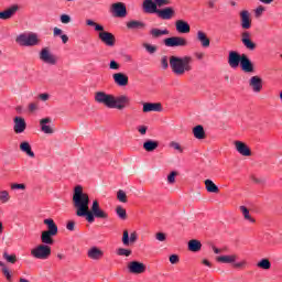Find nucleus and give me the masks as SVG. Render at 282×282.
Segmentation results:
<instances>
[{"mask_svg":"<svg viewBox=\"0 0 282 282\" xmlns=\"http://www.w3.org/2000/svg\"><path fill=\"white\" fill-rule=\"evenodd\" d=\"M242 44L250 52H253V50H257V44L254 42H252V40H250V39L249 40H245V42H242Z\"/></svg>","mask_w":282,"mask_h":282,"instance_id":"44","label":"nucleus"},{"mask_svg":"<svg viewBox=\"0 0 282 282\" xmlns=\"http://www.w3.org/2000/svg\"><path fill=\"white\" fill-rule=\"evenodd\" d=\"M39 58L45 65H56L58 63V57L50 51L48 47H43L39 53Z\"/></svg>","mask_w":282,"mask_h":282,"instance_id":"6","label":"nucleus"},{"mask_svg":"<svg viewBox=\"0 0 282 282\" xmlns=\"http://www.w3.org/2000/svg\"><path fill=\"white\" fill-rule=\"evenodd\" d=\"M234 144L236 151H238L240 155H243L245 158H250V155H252V151L243 141H235Z\"/></svg>","mask_w":282,"mask_h":282,"instance_id":"14","label":"nucleus"},{"mask_svg":"<svg viewBox=\"0 0 282 282\" xmlns=\"http://www.w3.org/2000/svg\"><path fill=\"white\" fill-rule=\"evenodd\" d=\"M0 202H2V204H8V202H10V193H8V191L0 192Z\"/></svg>","mask_w":282,"mask_h":282,"instance_id":"47","label":"nucleus"},{"mask_svg":"<svg viewBox=\"0 0 282 282\" xmlns=\"http://www.w3.org/2000/svg\"><path fill=\"white\" fill-rule=\"evenodd\" d=\"M240 210H241L245 219H247V221H250L251 224H254V218L250 217V210L248 209V207L240 206Z\"/></svg>","mask_w":282,"mask_h":282,"instance_id":"41","label":"nucleus"},{"mask_svg":"<svg viewBox=\"0 0 282 282\" xmlns=\"http://www.w3.org/2000/svg\"><path fill=\"white\" fill-rule=\"evenodd\" d=\"M128 270L131 274H142L147 270V267L142 262L132 261L128 264Z\"/></svg>","mask_w":282,"mask_h":282,"instance_id":"17","label":"nucleus"},{"mask_svg":"<svg viewBox=\"0 0 282 282\" xmlns=\"http://www.w3.org/2000/svg\"><path fill=\"white\" fill-rule=\"evenodd\" d=\"M13 131L14 133H23L28 129V123L23 117H15L13 119Z\"/></svg>","mask_w":282,"mask_h":282,"instance_id":"18","label":"nucleus"},{"mask_svg":"<svg viewBox=\"0 0 282 282\" xmlns=\"http://www.w3.org/2000/svg\"><path fill=\"white\" fill-rule=\"evenodd\" d=\"M12 191H25V184H12L11 185Z\"/></svg>","mask_w":282,"mask_h":282,"instance_id":"57","label":"nucleus"},{"mask_svg":"<svg viewBox=\"0 0 282 282\" xmlns=\"http://www.w3.org/2000/svg\"><path fill=\"white\" fill-rule=\"evenodd\" d=\"M67 230L74 231V228H76V223L74 220H70L66 225Z\"/></svg>","mask_w":282,"mask_h":282,"instance_id":"62","label":"nucleus"},{"mask_svg":"<svg viewBox=\"0 0 282 282\" xmlns=\"http://www.w3.org/2000/svg\"><path fill=\"white\" fill-rule=\"evenodd\" d=\"M20 151L25 153L29 158H35L34 151H32V145H30V142L28 141L20 143Z\"/></svg>","mask_w":282,"mask_h":282,"instance_id":"34","label":"nucleus"},{"mask_svg":"<svg viewBox=\"0 0 282 282\" xmlns=\"http://www.w3.org/2000/svg\"><path fill=\"white\" fill-rule=\"evenodd\" d=\"M240 15V25L242 30H250L252 28V18L250 17V11L242 10L239 13Z\"/></svg>","mask_w":282,"mask_h":282,"instance_id":"12","label":"nucleus"},{"mask_svg":"<svg viewBox=\"0 0 282 282\" xmlns=\"http://www.w3.org/2000/svg\"><path fill=\"white\" fill-rule=\"evenodd\" d=\"M87 257H88V259H91V261H100V259H102V257H105V251H102L98 247H91L87 251Z\"/></svg>","mask_w":282,"mask_h":282,"instance_id":"19","label":"nucleus"},{"mask_svg":"<svg viewBox=\"0 0 282 282\" xmlns=\"http://www.w3.org/2000/svg\"><path fill=\"white\" fill-rule=\"evenodd\" d=\"M160 147V142L153 141V140H148L143 143V149L148 153H153L158 148Z\"/></svg>","mask_w":282,"mask_h":282,"instance_id":"33","label":"nucleus"},{"mask_svg":"<svg viewBox=\"0 0 282 282\" xmlns=\"http://www.w3.org/2000/svg\"><path fill=\"white\" fill-rule=\"evenodd\" d=\"M188 250L189 252H199L202 250V241L197 239H192L188 241Z\"/></svg>","mask_w":282,"mask_h":282,"instance_id":"36","label":"nucleus"},{"mask_svg":"<svg viewBox=\"0 0 282 282\" xmlns=\"http://www.w3.org/2000/svg\"><path fill=\"white\" fill-rule=\"evenodd\" d=\"M170 263L172 264L180 263V257L177 254L170 256Z\"/></svg>","mask_w":282,"mask_h":282,"instance_id":"60","label":"nucleus"},{"mask_svg":"<svg viewBox=\"0 0 282 282\" xmlns=\"http://www.w3.org/2000/svg\"><path fill=\"white\" fill-rule=\"evenodd\" d=\"M170 149H173V151H176L177 153H184V147L177 141H171L169 143Z\"/></svg>","mask_w":282,"mask_h":282,"instance_id":"38","label":"nucleus"},{"mask_svg":"<svg viewBox=\"0 0 282 282\" xmlns=\"http://www.w3.org/2000/svg\"><path fill=\"white\" fill-rule=\"evenodd\" d=\"M250 40V32L245 31L241 33V43H245V41H249Z\"/></svg>","mask_w":282,"mask_h":282,"instance_id":"58","label":"nucleus"},{"mask_svg":"<svg viewBox=\"0 0 282 282\" xmlns=\"http://www.w3.org/2000/svg\"><path fill=\"white\" fill-rule=\"evenodd\" d=\"M2 274H4L7 281L12 282V274L10 273V270L8 267H4L1 269Z\"/></svg>","mask_w":282,"mask_h":282,"instance_id":"51","label":"nucleus"},{"mask_svg":"<svg viewBox=\"0 0 282 282\" xmlns=\"http://www.w3.org/2000/svg\"><path fill=\"white\" fill-rule=\"evenodd\" d=\"M193 135L196 140H204L206 138V131H204V126L198 124L193 128Z\"/></svg>","mask_w":282,"mask_h":282,"instance_id":"35","label":"nucleus"},{"mask_svg":"<svg viewBox=\"0 0 282 282\" xmlns=\"http://www.w3.org/2000/svg\"><path fill=\"white\" fill-rule=\"evenodd\" d=\"M3 259L8 261V263H17V256L15 254H8V252L3 253Z\"/></svg>","mask_w":282,"mask_h":282,"instance_id":"49","label":"nucleus"},{"mask_svg":"<svg viewBox=\"0 0 282 282\" xmlns=\"http://www.w3.org/2000/svg\"><path fill=\"white\" fill-rule=\"evenodd\" d=\"M109 68L110 69H116V70H118V69H120V64H118V62H116V61H111L110 62V64H109Z\"/></svg>","mask_w":282,"mask_h":282,"instance_id":"59","label":"nucleus"},{"mask_svg":"<svg viewBox=\"0 0 282 282\" xmlns=\"http://www.w3.org/2000/svg\"><path fill=\"white\" fill-rule=\"evenodd\" d=\"M197 41H199L202 47H210V39L204 31L197 32Z\"/></svg>","mask_w":282,"mask_h":282,"instance_id":"31","label":"nucleus"},{"mask_svg":"<svg viewBox=\"0 0 282 282\" xmlns=\"http://www.w3.org/2000/svg\"><path fill=\"white\" fill-rule=\"evenodd\" d=\"M112 78L118 87H127L129 85V76L124 73H115Z\"/></svg>","mask_w":282,"mask_h":282,"instance_id":"21","label":"nucleus"},{"mask_svg":"<svg viewBox=\"0 0 282 282\" xmlns=\"http://www.w3.org/2000/svg\"><path fill=\"white\" fill-rule=\"evenodd\" d=\"M148 129L149 128L147 126H139L138 127V131H139V133H141V135H147Z\"/></svg>","mask_w":282,"mask_h":282,"instance_id":"61","label":"nucleus"},{"mask_svg":"<svg viewBox=\"0 0 282 282\" xmlns=\"http://www.w3.org/2000/svg\"><path fill=\"white\" fill-rule=\"evenodd\" d=\"M243 59V54H239L236 51H230L228 56V65L231 69H237L239 65H241V61Z\"/></svg>","mask_w":282,"mask_h":282,"instance_id":"10","label":"nucleus"},{"mask_svg":"<svg viewBox=\"0 0 282 282\" xmlns=\"http://www.w3.org/2000/svg\"><path fill=\"white\" fill-rule=\"evenodd\" d=\"M59 21L61 23H63L64 25H67L68 23H72V17L69 14H62L59 17Z\"/></svg>","mask_w":282,"mask_h":282,"instance_id":"50","label":"nucleus"},{"mask_svg":"<svg viewBox=\"0 0 282 282\" xmlns=\"http://www.w3.org/2000/svg\"><path fill=\"white\" fill-rule=\"evenodd\" d=\"M175 177H177V172L173 171L167 175V184H173L175 182Z\"/></svg>","mask_w":282,"mask_h":282,"instance_id":"52","label":"nucleus"},{"mask_svg":"<svg viewBox=\"0 0 282 282\" xmlns=\"http://www.w3.org/2000/svg\"><path fill=\"white\" fill-rule=\"evenodd\" d=\"M249 87L254 94H260L261 89H263V79L259 76H252L249 79Z\"/></svg>","mask_w":282,"mask_h":282,"instance_id":"15","label":"nucleus"},{"mask_svg":"<svg viewBox=\"0 0 282 282\" xmlns=\"http://www.w3.org/2000/svg\"><path fill=\"white\" fill-rule=\"evenodd\" d=\"M258 268H261V270H270L272 268V263L268 259H262L257 263Z\"/></svg>","mask_w":282,"mask_h":282,"instance_id":"40","label":"nucleus"},{"mask_svg":"<svg viewBox=\"0 0 282 282\" xmlns=\"http://www.w3.org/2000/svg\"><path fill=\"white\" fill-rule=\"evenodd\" d=\"M73 206L77 217H86L88 224L96 219H109V214L100 208V203L94 200L89 210V194L83 192V186L77 185L73 193Z\"/></svg>","mask_w":282,"mask_h":282,"instance_id":"1","label":"nucleus"},{"mask_svg":"<svg viewBox=\"0 0 282 282\" xmlns=\"http://www.w3.org/2000/svg\"><path fill=\"white\" fill-rule=\"evenodd\" d=\"M52 118L46 117L40 120V127H41V132L46 133V135H52L54 133V128H52Z\"/></svg>","mask_w":282,"mask_h":282,"instance_id":"16","label":"nucleus"},{"mask_svg":"<svg viewBox=\"0 0 282 282\" xmlns=\"http://www.w3.org/2000/svg\"><path fill=\"white\" fill-rule=\"evenodd\" d=\"M98 39L104 43V45H107V47H113V45H116V35L111 32L105 31V26L102 28V31H99Z\"/></svg>","mask_w":282,"mask_h":282,"instance_id":"8","label":"nucleus"},{"mask_svg":"<svg viewBox=\"0 0 282 282\" xmlns=\"http://www.w3.org/2000/svg\"><path fill=\"white\" fill-rule=\"evenodd\" d=\"M112 101V109H117L118 111H123L127 107L131 106V97L128 95H119L115 96Z\"/></svg>","mask_w":282,"mask_h":282,"instance_id":"7","label":"nucleus"},{"mask_svg":"<svg viewBox=\"0 0 282 282\" xmlns=\"http://www.w3.org/2000/svg\"><path fill=\"white\" fill-rule=\"evenodd\" d=\"M117 199L121 202V204H127V193H124L122 189H119L117 192Z\"/></svg>","mask_w":282,"mask_h":282,"instance_id":"45","label":"nucleus"},{"mask_svg":"<svg viewBox=\"0 0 282 282\" xmlns=\"http://www.w3.org/2000/svg\"><path fill=\"white\" fill-rule=\"evenodd\" d=\"M113 95L105 91L95 93V100L98 102V105H104V107H107V109H113Z\"/></svg>","mask_w":282,"mask_h":282,"instance_id":"5","label":"nucleus"},{"mask_svg":"<svg viewBox=\"0 0 282 282\" xmlns=\"http://www.w3.org/2000/svg\"><path fill=\"white\" fill-rule=\"evenodd\" d=\"M138 241V232L133 231L130 234L129 237V231L124 230L123 236H122V243L123 246H129V243H135Z\"/></svg>","mask_w":282,"mask_h":282,"instance_id":"26","label":"nucleus"},{"mask_svg":"<svg viewBox=\"0 0 282 282\" xmlns=\"http://www.w3.org/2000/svg\"><path fill=\"white\" fill-rule=\"evenodd\" d=\"M175 28L178 34H188L191 32V24L184 20H177L175 22Z\"/></svg>","mask_w":282,"mask_h":282,"instance_id":"23","label":"nucleus"},{"mask_svg":"<svg viewBox=\"0 0 282 282\" xmlns=\"http://www.w3.org/2000/svg\"><path fill=\"white\" fill-rule=\"evenodd\" d=\"M61 34H63V30L58 29V28H54L53 29V35L54 36H61Z\"/></svg>","mask_w":282,"mask_h":282,"instance_id":"64","label":"nucleus"},{"mask_svg":"<svg viewBox=\"0 0 282 282\" xmlns=\"http://www.w3.org/2000/svg\"><path fill=\"white\" fill-rule=\"evenodd\" d=\"M164 45L166 47H186L188 41L182 36H172L164 40Z\"/></svg>","mask_w":282,"mask_h":282,"instance_id":"9","label":"nucleus"},{"mask_svg":"<svg viewBox=\"0 0 282 282\" xmlns=\"http://www.w3.org/2000/svg\"><path fill=\"white\" fill-rule=\"evenodd\" d=\"M151 111L160 112L162 111V104L160 102H144L143 113H151Z\"/></svg>","mask_w":282,"mask_h":282,"instance_id":"25","label":"nucleus"},{"mask_svg":"<svg viewBox=\"0 0 282 282\" xmlns=\"http://www.w3.org/2000/svg\"><path fill=\"white\" fill-rule=\"evenodd\" d=\"M232 268H235L236 270H246V268H248V260L243 259L240 261H235L232 264Z\"/></svg>","mask_w":282,"mask_h":282,"instance_id":"39","label":"nucleus"},{"mask_svg":"<svg viewBox=\"0 0 282 282\" xmlns=\"http://www.w3.org/2000/svg\"><path fill=\"white\" fill-rule=\"evenodd\" d=\"M155 239H156V241H161V242L166 241V234H164V232H156L155 234Z\"/></svg>","mask_w":282,"mask_h":282,"instance_id":"55","label":"nucleus"},{"mask_svg":"<svg viewBox=\"0 0 282 282\" xmlns=\"http://www.w3.org/2000/svg\"><path fill=\"white\" fill-rule=\"evenodd\" d=\"M142 8L148 14H158V7L155 6V0H144Z\"/></svg>","mask_w":282,"mask_h":282,"instance_id":"24","label":"nucleus"},{"mask_svg":"<svg viewBox=\"0 0 282 282\" xmlns=\"http://www.w3.org/2000/svg\"><path fill=\"white\" fill-rule=\"evenodd\" d=\"M111 12L118 19H124L127 17V6L122 2L112 3Z\"/></svg>","mask_w":282,"mask_h":282,"instance_id":"11","label":"nucleus"},{"mask_svg":"<svg viewBox=\"0 0 282 282\" xmlns=\"http://www.w3.org/2000/svg\"><path fill=\"white\" fill-rule=\"evenodd\" d=\"M240 67L242 72H245L246 74H252V72H254V65L246 54H242V61L240 62Z\"/></svg>","mask_w":282,"mask_h":282,"instance_id":"20","label":"nucleus"},{"mask_svg":"<svg viewBox=\"0 0 282 282\" xmlns=\"http://www.w3.org/2000/svg\"><path fill=\"white\" fill-rule=\"evenodd\" d=\"M159 19L163 21H171L175 17V9L173 7H166L156 11Z\"/></svg>","mask_w":282,"mask_h":282,"instance_id":"13","label":"nucleus"},{"mask_svg":"<svg viewBox=\"0 0 282 282\" xmlns=\"http://www.w3.org/2000/svg\"><path fill=\"white\" fill-rule=\"evenodd\" d=\"M54 234H50L48 231H42L41 241L44 243L43 246H54Z\"/></svg>","mask_w":282,"mask_h":282,"instance_id":"29","label":"nucleus"},{"mask_svg":"<svg viewBox=\"0 0 282 282\" xmlns=\"http://www.w3.org/2000/svg\"><path fill=\"white\" fill-rule=\"evenodd\" d=\"M86 25L95 28V32H102V29L105 28L101 24L94 22V20H86Z\"/></svg>","mask_w":282,"mask_h":282,"instance_id":"42","label":"nucleus"},{"mask_svg":"<svg viewBox=\"0 0 282 282\" xmlns=\"http://www.w3.org/2000/svg\"><path fill=\"white\" fill-rule=\"evenodd\" d=\"M162 69H169V57L166 55L161 57Z\"/></svg>","mask_w":282,"mask_h":282,"instance_id":"53","label":"nucleus"},{"mask_svg":"<svg viewBox=\"0 0 282 282\" xmlns=\"http://www.w3.org/2000/svg\"><path fill=\"white\" fill-rule=\"evenodd\" d=\"M117 254H118L119 257H131V250L124 249V248H119V249L117 250Z\"/></svg>","mask_w":282,"mask_h":282,"instance_id":"48","label":"nucleus"},{"mask_svg":"<svg viewBox=\"0 0 282 282\" xmlns=\"http://www.w3.org/2000/svg\"><path fill=\"white\" fill-rule=\"evenodd\" d=\"M15 43L22 47H35L36 45H41V37L36 33H21L15 37Z\"/></svg>","mask_w":282,"mask_h":282,"instance_id":"3","label":"nucleus"},{"mask_svg":"<svg viewBox=\"0 0 282 282\" xmlns=\"http://www.w3.org/2000/svg\"><path fill=\"white\" fill-rule=\"evenodd\" d=\"M191 63H193V57L191 56L180 57L172 55L170 57V67L175 76H184L187 72H192L193 66Z\"/></svg>","mask_w":282,"mask_h":282,"instance_id":"2","label":"nucleus"},{"mask_svg":"<svg viewBox=\"0 0 282 282\" xmlns=\"http://www.w3.org/2000/svg\"><path fill=\"white\" fill-rule=\"evenodd\" d=\"M116 213H117V216L119 217V219H127V209H124V207L122 206H117L116 208Z\"/></svg>","mask_w":282,"mask_h":282,"instance_id":"43","label":"nucleus"},{"mask_svg":"<svg viewBox=\"0 0 282 282\" xmlns=\"http://www.w3.org/2000/svg\"><path fill=\"white\" fill-rule=\"evenodd\" d=\"M31 254L34 257V259H41L42 261H45V259H50L52 256V247L47 245H39L31 250Z\"/></svg>","mask_w":282,"mask_h":282,"instance_id":"4","label":"nucleus"},{"mask_svg":"<svg viewBox=\"0 0 282 282\" xmlns=\"http://www.w3.org/2000/svg\"><path fill=\"white\" fill-rule=\"evenodd\" d=\"M17 12H19V6L13 4L7 10L0 12V19H2L3 21H8V19H12L14 14H17Z\"/></svg>","mask_w":282,"mask_h":282,"instance_id":"22","label":"nucleus"},{"mask_svg":"<svg viewBox=\"0 0 282 282\" xmlns=\"http://www.w3.org/2000/svg\"><path fill=\"white\" fill-rule=\"evenodd\" d=\"M127 28L128 30H144L147 24L142 21L131 20L127 22Z\"/></svg>","mask_w":282,"mask_h":282,"instance_id":"30","label":"nucleus"},{"mask_svg":"<svg viewBox=\"0 0 282 282\" xmlns=\"http://www.w3.org/2000/svg\"><path fill=\"white\" fill-rule=\"evenodd\" d=\"M205 188L207 193H219V187L213 182V180L205 181Z\"/></svg>","mask_w":282,"mask_h":282,"instance_id":"37","label":"nucleus"},{"mask_svg":"<svg viewBox=\"0 0 282 282\" xmlns=\"http://www.w3.org/2000/svg\"><path fill=\"white\" fill-rule=\"evenodd\" d=\"M263 12H265V8H263V7H258L257 9H256V17H261V14H263Z\"/></svg>","mask_w":282,"mask_h":282,"instance_id":"63","label":"nucleus"},{"mask_svg":"<svg viewBox=\"0 0 282 282\" xmlns=\"http://www.w3.org/2000/svg\"><path fill=\"white\" fill-rule=\"evenodd\" d=\"M238 256L237 254H227V256H219L216 258V261L218 263H231L234 265L235 261H237Z\"/></svg>","mask_w":282,"mask_h":282,"instance_id":"28","label":"nucleus"},{"mask_svg":"<svg viewBox=\"0 0 282 282\" xmlns=\"http://www.w3.org/2000/svg\"><path fill=\"white\" fill-rule=\"evenodd\" d=\"M45 226H47L46 232L57 236L58 235V226H56V223H54V219L52 218H46L44 219Z\"/></svg>","mask_w":282,"mask_h":282,"instance_id":"27","label":"nucleus"},{"mask_svg":"<svg viewBox=\"0 0 282 282\" xmlns=\"http://www.w3.org/2000/svg\"><path fill=\"white\" fill-rule=\"evenodd\" d=\"M30 113H34V111H39V104L30 102L28 106Z\"/></svg>","mask_w":282,"mask_h":282,"instance_id":"54","label":"nucleus"},{"mask_svg":"<svg viewBox=\"0 0 282 282\" xmlns=\"http://www.w3.org/2000/svg\"><path fill=\"white\" fill-rule=\"evenodd\" d=\"M39 100H42V102H47L50 100V94L43 93L37 96Z\"/></svg>","mask_w":282,"mask_h":282,"instance_id":"56","label":"nucleus"},{"mask_svg":"<svg viewBox=\"0 0 282 282\" xmlns=\"http://www.w3.org/2000/svg\"><path fill=\"white\" fill-rule=\"evenodd\" d=\"M143 47H144L145 52H148V54H155V52H158V46L151 45L149 43H144Z\"/></svg>","mask_w":282,"mask_h":282,"instance_id":"46","label":"nucleus"},{"mask_svg":"<svg viewBox=\"0 0 282 282\" xmlns=\"http://www.w3.org/2000/svg\"><path fill=\"white\" fill-rule=\"evenodd\" d=\"M170 32L169 30H162V29H158V28H153L150 30V36H152V39H161V36H169Z\"/></svg>","mask_w":282,"mask_h":282,"instance_id":"32","label":"nucleus"}]
</instances>
